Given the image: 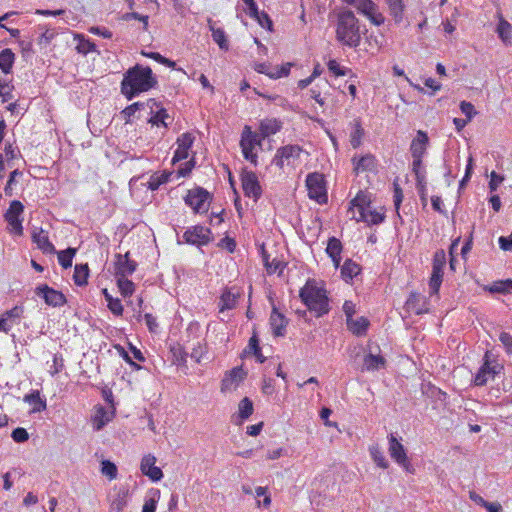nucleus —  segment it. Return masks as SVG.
I'll return each instance as SVG.
<instances>
[{"instance_id": "1", "label": "nucleus", "mask_w": 512, "mask_h": 512, "mask_svg": "<svg viewBox=\"0 0 512 512\" xmlns=\"http://www.w3.org/2000/svg\"><path fill=\"white\" fill-rule=\"evenodd\" d=\"M158 81L149 66L136 64L129 68L121 81V92L131 100L140 93L147 92L157 85Z\"/></svg>"}, {"instance_id": "2", "label": "nucleus", "mask_w": 512, "mask_h": 512, "mask_svg": "<svg viewBox=\"0 0 512 512\" xmlns=\"http://www.w3.org/2000/svg\"><path fill=\"white\" fill-rule=\"evenodd\" d=\"M301 301L316 317L326 315L330 311L329 298L323 286H319L314 279H308L299 291Z\"/></svg>"}, {"instance_id": "3", "label": "nucleus", "mask_w": 512, "mask_h": 512, "mask_svg": "<svg viewBox=\"0 0 512 512\" xmlns=\"http://www.w3.org/2000/svg\"><path fill=\"white\" fill-rule=\"evenodd\" d=\"M335 32L337 41L343 46L356 48L360 45L359 21L352 11L344 10L338 13Z\"/></svg>"}, {"instance_id": "4", "label": "nucleus", "mask_w": 512, "mask_h": 512, "mask_svg": "<svg viewBox=\"0 0 512 512\" xmlns=\"http://www.w3.org/2000/svg\"><path fill=\"white\" fill-rule=\"evenodd\" d=\"M349 212L351 218L357 222H365L368 225H378L385 219V214L371 208V199L363 191H359L350 201Z\"/></svg>"}, {"instance_id": "5", "label": "nucleus", "mask_w": 512, "mask_h": 512, "mask_svg": "<svg viewBox=\"0 0 512 512\" xmlns=\"http://www.w3.org/2000/svg\"><path fill=\"white\" fill-rule=\"evenodd\" d=\"M264 139L261 135L252 130L251 126L245 125L241 132L239 146L243 158L250 162L253 166L258 165V153L256 152L257 147L262 146Z\"/></svg>"}, {"instance_id": "6", "label": "nucleus", "mask_w": 512, "mask_h": 512, "mask_svg": "<svg viewBox=\"0 0 512 512\" xmlns=\"http://www.w3.org/2000/svg\"><path fill=\"white\" fill-rule=\"evenodd\" d=\"M302 152L303 148L297 144L279 147L272 159V164L281 171H284L285 167H295Z\"/></svg>"}, {"instance_id": "7", "label": "nucleus", "mask_w": 512, "mask_h": 512, "mask_svg": "<svg viewBox=\"0 0 512 512\" xmlns=\"http://www.w3.org/2000/svg\"><path fill=\"white\" fill-rule=\"evenodd\" d=\"M23 212L24 205L19 200H13L4 214V219L7 222V231L13 236L23 235V219L21 218Z\"/></svg>"}, {"instance_id": "8", "label": "nucleus", "mask_w": 512, "mask_h": 512, "mask_svg": "<svg viewBox=\"0 0 512 512\" xmlns=\"http://www.w3.org/2000/svg\"><path fill=\"white\" fill-rule=\"evenodd\" d=\"M211 200V194L201 187L188 190L184 198L185 204L191 207L194 213L199 214H204L209 210Z\"/></svg>"}, {"instance_id": "9", "label": "nucleus", "mask_w": 512, "mask_h": 512, "mask_svg": "<svg viewBox=\"0 0 512 512\" xmlns=\"http://www.w3.org/2000/svg\"><path fill=\"white\" fill-rule=\"evenodd\" d=\"M306 187L310 199L315 200L319 204L327 202L326 182L323 174L318 172L308 174L306 177Z\"/></svg>"}, {"instance_id": "10", "label": "nucleus", "mask_w": 512, "mask_h": 512, "mask_svg": "<svg viewBox=\"0 0 512 512\" xmlns=\"http://www.w3.org/2000/svg\"><path fill=\"white\" fill-rule=\"evenodd\" d=\"M446 254L444 250H437L433 255L432 273L429 279L430 294H438L444 275Z\"/></svg>"}, {"instance_id": "11", "label": "nucleus", "mask_w": 512, "mask_h": 512, "mask_svg": "<svg viewBox=\"0 0 512 512\" xmlns=\"http://www.w3.org/2000/svg\"><path fill=\"white\" fill-rule=\"evenodd\" d=\"M389 441V454L391 458L399 464L405 471L412 473L414 469L412 468V465L408 459V456L406 454V450L401 442L398 441L396 436L391 433L388 436Z\"/></svg>"}, {"instance_id": "12", "label": "nucleus", "mask_w": 512, "mask_h": 512, "mask_svg": "<svg viewBox=\"0 0 512 512\" xmlns=\"http://www.w3.org/2000/svg\"><path fill=\"white\" fill-rule=\"evenodd\" d=\"M354 6L360 13L365 15L373 24L380 26L384 23V16L377 11V6L372 0H343Z\"/></svg>"}, {"instance_id": "13", "label": "nucleus", "mask_w": 512, "mask_h": 512, "mask_svg": "<svg viewBox=\"0 0 512 512\" xmlns=\"http://www.w3.org/2000/svg\"><path fill=\"white\" fill-rule=\"evenodd\" d=\"M246 376L247 372L242 366H237L227 371L221 380V392L225 394L236 391Z\"/></svg>"}, {"instance_id": "14", "label": "nucleus", "mask_w": 512, "mask_h": 512, "mask_svg": "<svg viewBox=\"0 0 512 512\" xmlns=\"http://www.w3.org/2000/svg\"><path fill=\"white\" fill-rule=\"evenodd\" d=\"M241 186L246 197L252 198L255 202L262 195V187L257 175L253 171L244 170L241 173Z\"/></svg>"}, {"instance_id": "15", "label": "nucleus", "mask_w": 512, "mask_h": 512, "mask_svg": "<svg viewBox=\"0 0 512 512\" xmlns=\"http://www.w3.org/2000/svg\"><path fill=\"white\" fill-rule=\"evenodd\" d=\"M502 367L498 364H492L490 361V353L487 351L483 358V364L479 368L474 377V384L476 386H484L489 379H493L496 374L500 372Z\"/></svg>"}, {"instance_id": "16", "label": "nucleus", "mask_w": 512, "mask_h": 512, "mask_svg": "<svg viewBox=\"0 0 512 512\" xmlns=\"http://www.w3.org/2000/svg\"><path fill=\"white\" fill-rule=\"evenodd\" d=\"M35 293L41 296L47 305L52 307H61L67 302L65 295L61 291L55 290L47 284L37 286Z\"/></svg>"}, {"instance_id": "17", "label": "nucleus", "mask_w": 512, "mask_h": 512, "mask_svg": "<svg viewBox=\"0 0 512 512\" xmlns=\"http://www.w3.org/2000/svg\"><path fill=\"white\" fill-rule=\"evenodd\" d=\"M195 137L190 132L182 133L176 140L177 148L172 158V164L186 160L189 157V151L193 146Z\"/></svg>"}, {"instance_id": "18", "label": "nucleus", "mask_w": 512, "mask_h": 512, "mask_svg": "<svg viewBox=\"0 0 512 512\" xmlns=\"http://www.w3.org/2000/svg\"><path fill=\"white\" fill-rule=\"evenodd\" d=\"M210 234V229L196 225L187 229L183 234V238L189 244L203 246L210 242Z\"/></svg>"}, {"instance_id": "19", "label": "nucleus", "mask_w": 512, "mask_h": 512, "mask_svg": "<svg viewBox=\"0 0 512 512\" xmlns=\"http://www.w3.org/2000/svg\"><path fill=\"white\" fill-rule=\"evenodd\" d=\"M137 268V263L130 259V253L116 254L114 262V273L116 277H128Z\"/></svg>"}, {"instance_id": "20", "label": "nucleus", "mask_w": 512, "mask_h": 512, "mask_svg": "<svg viewBox=\"0 0 512 512\" xmlns=\"http://www.w3.org/2000/svg\"><path fill=\"white\" fill-rule=\"evenodd\" d=\"M147 106L151 110V116L148 119V122L155 126H163L164 128H167L169 126L167 119L170 118L167 110L152 98L147 101Z\"/></svg>"}, {"instance_id": "21", "label": "nucleus", "mask_w": 512, "mask_h": 512, "mask_svg": "<svg viewBox=\"0 0 512 512\" xmlns=\"http://www.w3.org/2000/svg\"><path fill=\"white\" fill-rule=\"evenodd\" d=\"M156 457L152 454L145 455L140 464L141 472L149 477L153 482L160 481L163 478L162 470L155 465Z\"/></svg>"}, {"instance_id": "22", "label": "nucleus", "mask_w": 512, "mask_h": 512, "mask_svg": "<svg viewBox=\"0 0 512 512\" xmlns=\"http://www.w3.org/2000/svg\"><path fill=\"white\" fill-rule=\"evenodd\" d=\"M405 307L416 315L425 314L429 312V300L417 292H412L406 300Z\"/></svg>"}, {"instance_id": "23", "label": "nucleus", "mask_w": 512, "mask_h": 512, "mask_svg": "<svg viewBox=\"0 0 512 512\" xmlns=\"http://www.w3.org/2000/svg\"><path fill=\"white\" fill-rule=\"evenodd\" d=\"M291 66L292 63L290 62L284 63L274 68H270V66L266 63H258L255 65L254 69L256 72L265 74L271 79H279L289 75Z\"/></svg>"}, {"instance_id": "24", "label": "nucleus", "mask_w": 512, "mask_h": 512, "mask_svg": "<svg viewBox=\"0 0 512 512\" xmlns=\"http://www.w3.org/2000/svg\"><path fill=\"white\" fill-rule=\"evenodd\" d=\"M429 144V138L426 132L418 130L416 137L412 140L410 145V152L412 158H423Z\"/></svg>"}, {"instance_id": "25", "label": "nucleus", "mask_w": 512, "mask_h": 512, "mask_svg": "<svg viewBox=\"0 0 512 512\" xmlns=\"http://www.w3.org/2000/svg\"><path fill=\"white\" fill-rule=\"evenodd\" d=\"M283 128V123L277 118H264L259 123V134L265 140L266 138L277 134Z\"/></svg>"}, {"instance_id": "26", "label": "nucleus", "mask_w": 512, "mask_h": 512, "mask_svg": "<svg viewBox=\"0 0 512 512\" xmlns=\"http://www.w3.org/2000/svg\"><path fill=\"white\" fill-rule=\"evenodd\" d=\"M269 322L274 336L280 337L285 335L288 320L275 307L272 309Z\"/></svg>"}, {"instance_id": "27", "label": "nucleus", "mask_w": 512, "mask_h": 512, "mask_svg": "<svg viewBox=\"0 0 512 512\" xmlns=\"http://www.w3.org/2000/svg\"><path fill=\"white\" fill-rule=\"evenodd\" d=\"M32 241L44 254H53L56 252L54 245L49 240L48 232L42 228L33 231Z\"/></svg>"}, {"instance_id": "28", "label": "nucleus", "mask_w": 512, "mask_h": 512, "mask_svg": "<svg viewBox=\"0 0 512 512\" xmlns=\"http://www.w3.org/2000/svg\"><path fill=\"white\" fill-rule=\"evenodd\" d=\"M353 170L356 174L367 171H374L376 169V158L372 154H366L361 157H353Z\"/></svg>"}, {"instance_id": "29", "label": "nucleus", "mask_w": 512, "mask_h": 512, "mask_svg": "<svg viewBox=\"0 0 512 512\" xmlns=\"http://www.w3.org/2000/svg\"><path fill=\"white\" fill-rule=\"evenodd\" d=\"M23 400L31 407V413L42 412L47 408L46 399L41 397L38 390H33L31 393L26 394Z\"/></svg>"}, {"instance_id": "30", "label": "nucleus", "mask_w": 512, "mask_h": 512, "mask_svg": "<svg viewBox=\"0 0 512 512\" xmlns=\"http://www.w3.org/2000/svg\"><path fill=\"white\" fill-rule=\"evenodd\" d=\"M386 365V360L381 355H374L369 353L363 358V371H376L381 368H384Z\"/></svg>"}, {"instance_id": "31", "label": "nucleus", "mask_w": 512, "mask_h": 512, "mask_svg": "<svg viewBox=\"0 0 512 512\" xmlns=\"http://www.w3.org/2000/svg\"><path fill=\"white\" fill-rule=\"evenodd\" d=\"M361 272V266L352 259H346L341 266V277L344 281L349 282Z\"/></svg>"}, {"instance_id": "32", "label": "nucleus", "mask_w": 512, "mask_h": 512, "mask_svg": "<svg viewBox=\"0 0 512 512\" xmlns=\"http://www.w3.org/2000/svg\"><path fill=\"white\" fill-rule=\"evenodd\" d=\"M347 328L356 336H364L367 333L369 327V320L366 317H359L357 319H351L347 322Z\"/></svg>"}, {"instance_id": "33", "label": "nucleus", "mask_w": 512, "mask_h": 512, "mask_svg": "<svg viewBox=\"0 0 512 512\" xmlns=\"http://www.w3.org/2000/svg\"><path fill=\"white\" fill-rule=\"evenodd\" d=\"M239 293L232 292L231 289H225L220 297L219 310L223 312L225 310H231L236 307Z\"/></svg>"}, {"instance_id": "34", "label": "nucleus", "mask_w": 512, "mask_h": 512, "mask_svg": "<svg viewBox=\"0 0 512 512\" xmlns=\"http://www.w3.org/2000/svg\"><path fill=\"white\" fill-rule=\"evenodd\" d=\"M353 131L350 134L351 146L356 149L362 144V139L365 135V131L362 127L360 119H355L352 123Z\"/></svg>"}, {"instance_id": "35", "label": "nucleus", "mask_w": 512, "mask_h": 512, "mask_svg": "<svg viewBox=\"0 0 512 512\" xmlns=\"http://www.w3.org/2000/svg\"><path fill=\"white\" fill-rule=\"evenodd\" d=\"M389 8L390 15L393 17L396 23H400L403 20L404 15V1L403 0H385Z\"/></svg>"}, {"instance_id": "36", "label": "nucleus", "mask_w": 512, "mask_h": 512, "mask_svg": "<svg viewBox=\"0 0 512 512\" xmlns=\"http://www.w3.org/2000/svg\"><path fill=\"white\" fill-rule=\"evenodd\" d=\"M92 425L95 430L99 431L101 430L108 422L111 421V417L109 416L107 410L100 406L96 409L95 414L93 415L92 419Z\"/></svg>"}, {"instance_id": "37", "label": "nucleus", "mask_w": 512, "mask_h": 512, "mask_svg": "<svg viewBox=\"0 0 512 512\" xmlns=\"http://www.w3.org/2000/svg\"><path fill=\"white\" fill-rule=\"evenodd\" d=\"M210 30L212 32V38L215 43L219 46L221 50L227 51L229 49L228 40L226 37V33L222 28H216L211 23V20H208Z\"/></svg>"}, {"instance_id": "38", "label": "nucleus", "mask_w": 512, "mask_h": 512, "mask_svg": "<svg viewBox=\"0 0 512 512\" xmlns=\"http://www.w3.org/2000/svg\"><path fill=\"white\" fill-rule=\"evenodd\" d=\"M74 39L77 40L76 50L78 53L87 55L91 52L96 51L95 43H93L89 39H86L83 35L76 34L74 36Z\"/></svg>"}, {"instance_id": "39", "label": "nucleus", "mask_w": 512, "mask_h": 512, "mask_svg": "<svg viewBox=\"0 0 512 512\" xmlns=\"http://www.w3.org/2000/svg\"><path fill=\"white\" fill-rule=\"evenodd\" d=\"M14 59L15 55L9 48H6L0 52V69L3 73H10L13 67Z\"/></svg>"}, {"instance_id": "40", "label": "nucleus", "mask_w": 512, "mask_h": 512, "mask_svg": "<svg viewBox=\"0 0 512 512\" xmlns=\"http://www.w3.org/2000/svg\"><path fill=\"white\" fill-rule=\"evenodd\" d=\"M369 453L372 458V460L375 462V464L382 468L387 469L389 466L388 461L386 460L381 447L378 444H374L369 447Z\"/></svg>"}, {"instance_id": "41", "label": "nucleus", "mask_w": 512, "mask_h": 512, "mask_svg": "<svg viewBox=\"0 0 512 512\" xmlns=\"http://www.w3.org/2000/svg\"><path fill=\"white\" fill-rule=\"evenodd\" d=\"M253 403L248 397H244L238 404V415L240 419L239 423L248 419L253 413Z\"/></svg>"}, {"instance_id": "42", "label": "nucleus", "mask_w": 512, "mask_h": 512, "mask_svg": "<svg viewBox=\"0 0 512 512\" xmlns=\"http://www.w3.org/2000/svg\"><path fill=\"white\" fill-rule=\"evenodd\" d=\"M89 267L87 264L76 265L74 268L73 280L77 286H84L88 283Z\"/></svg>"}, {"instance_id": "43", "label": "nucleus", "mask_w": 512, "mask_h": 512, "mask_svg": "<svg viewBox=\"0 0 512 512\" xmlns=\"http://www.w3.org/2000/svg\"><path fill=\"white\" fill-rule=\"evenodd\" d=\"M247 351L253 353L259 363H264L266 357L262 354L261 347L259 345V339L257 334L254 332L253 335L249 339V343L247 346Z\"/></svg>"}, {"instance_id": "44", "label": "nucleus", "mask_w": 512, "mask_h": 512, "mask_svg": "<svg viewBox=\"0 0 512 512\" xmlns=\"http://www.w3.org/2000/svg\"><path fill=\"white\" fill-rule=\"evenodd\" d=\"M171 353L173 357V363L178 366H185L187 363L188 353L185 348L180 344H176L171 347Z\"/></svg>"}, {"instance_id": "45", "label": "nucleus", "mask_w": 512, "mask_h": 512, "mask_svg": "<svg viewBox=\"0 0 512 512\" xmlns=\"http://www.w3.org/2000/svg\"><path fill=\"white\" fill-rule=\"evenodd\" d=\"M325 251L330 258H335L336 256H341L343 245L338 238L333 236L328 239Z\"/></svg>"}, {"instance_id": "46", "label": "nucleus", "mask_w": 512, "mask_h": 512, "mask_svg": "<svg viewBox=\"0 0 512 512\" xmlns=\"http://www.w3.org/2000/svg\"><path fill=\"white\" fill-rule=\"evenodd\" d=\"M497 33L503 42H509L512 37V25L504 18L500 17Z\"/></svg>"}, {"instance_id": "47", "label": "nucleus", "mask_w": 512, "mask_h": 512, "mask_svg": "<svg viewBox=\"0 0 512 512\" xmlns=\"http://www.w3.org/2000/svg\"><path fill=\"white\" fill-rule=\"evenodd\" d=\"M117 278V286L119 291L123 297L131 296L135 291L134 283L129 280L127 277H116Z\"/></svg>"}, {"instance_id": "48", "label": "nucleus", "mask_w": 512, "mask_h": 512, "mask_svg": "<svg viewBox=\"0 0 512 512\" xmlns=\"http://www.w3.org/2000/svg\"><path fill=\"white\" fill-rule=\"evenodd\" d=\"M127 506V493L119 492L110 503L109 512H122Z\"/></svg>"}, {"instance_id": "49", "label": "nucleus", "mask_w": 512, "mask_h": 512, "mask_svg": "<svg viewBox=\"0 0 512 512\" xmlns=\"http://www.w3.org/2000/svg\"><path fill=\"white\" fill-rule=\"evenodd\" d=\"M58 262L64 268L67 269L72 266L73 258L76 254V249L68 248L66 250L59 251Z\"/></svg>"}, {"instance_id": "50", "label": "nucleus", "mask_w": 512, "mask_h": 512, "mask_svg": "<svg viewBox=\"0 0 512 512\" xmlns=\"http://www.w3.org/2000/svg\"><path fill=\"white\" fill-rule=\"evenodd\" d=\"M489 291L492 293H512V279L500 280L494 282L490 287Z\"/></svg>"}, {"instance_id": "51", "label": "nucleus", "mask_w": 512, "mask_h": 512, "mask_svg": "<svg viewBox=\"0 0 512 512\" xmlns=\"http://www.w3.org/2000/svg\"><path fill=\"white\" fill-rule=\"evenodd\" d=\"M169 174L163 173H154L150 176L148 181V188L152 191L157 190L162 184L168 182Z\"/></svg>"}, {"instance_id": "52", "label": "nucleus", "mask_w": 512, "mask_h": 512, "mask_svg": "<svg viewBox=\"0 0 512 512\" xmlns=\"http://www.w3.org/2000/svg\"><path fill=\"white\" fill-rule=\"evenodd\" d=\"M24 313L23 306H14L10 310L5 311L3 314L8 319V321L12 324V326L19 324L20 319L22 318Z\"/></svg>"}, {"instance_id": "53", "label": "nucleus", "mask_w": 512, "mask_h": 512, "mask_svg": "<svg viewBox=\"0 0 512 512\" xmlns=\"http://www.w3.org/2000/svg\"><path fill=\"white\" fill-rule=\"evenodd\" d=\"M40 30H43L42 34L38 38V44L40 46H47L57 36L55 29L47 28L45 26H39Z\"/></svg>"}, {"instance_id": "54", "label": "nucleus", "mask_w": 512, "mask_h": 512, "mask_svg": "<svg viewBox=\"0 0 512 512\" xmlns=\"http://www.w3.org/2000/svg\"><path fill=\"white\" fill-rule=\"evenodd\" d=\"M327 68L336 77L345 76L348 73H351V69L341 66L335 59L328 61Z\"/></svg>"}, {"instance_id": "55", "label": "nucleus", "mask_w": 512, "mask_h": 512, "mask_svg": "<svg viewBox=\"0 0 512 512\" xmlns=\"http://www.w3.org/2000/svg\"><path fill=\"white\" fill-rule=\"evenodd\" d=\"M101 473L107 476L110 480H114L118 475L117 466L109 460H103L101 462Z\"/></svg>"}, {"instance_id": "56", "label": "nucleus", "mask_w": 512, "mask_h": 512, "mask_svg": "<svg viewBox=\"0 0 512 512\" xmlns=\"http://www.w3.org/2000/svg\"><path fill=\"white\" fill-rule=\"evenodd\" d=\"M207 354V346L204 343L198 342L197 345L194 346L190 353V357L196 362L200 363L204 356Z\"/></svg>"}, {"instance_id": "57", "label": "nucleus", "mask_w": 512, "mask_h": 512, "mask_svg": "<svg viewBox=\"0 0 512 512\" xmlns=\"http://www.w3.org/2000/svg\"><path fill=\"white\" fill-rule=\"evenodd\" d=\"M143 107H144V103L135 102V103L127 106L126 108H124L121 113L125 119V122L126 123L130 122V120L134 116V114Z\"/></svg>"}, {"instance_id": "58", "label": "nucleus", "mask_w": 512, "mask_h": 512, "mask_svg": "<svg viewBox=\"0 0 512 512\" xmlns=\"http://www.w3.org/2000/svg\"><path fill=\"white\" fill-rule=\"evenodd\" d=\"M108 309L116 316H122L124 308L118 298H109L107 302Z\"/></svg>"}, {"instance_id": "59", "label": "nucleus", "mask_w": 512, "mask_h": 512, "mask_svg": "<svg viewBox=\"0 0 512 512\" xmlns=\"http://www.w3.org/2000/svg\"><path fill=\"white\" fill-rule=\"evenodd\" d=\"M422 160L423 158H413L412 162V171L415 174L416 179L423 180V177H426L425 170L422 166Z\"/></svg>"}, {"instance_id": "60", "label": "nucleus", "mask_w": 512, "mask_h": 512, "mask_svg": "<svg viewBox=\"0 0 512 512\" xmlns=\"http://www.w3.org/2000/svg\"><path fill=\"white\" fill-rule=\"evenodd\" d=\"M460 110L463 114H465L466 119L469 121L477 114L474 105L471 102L461 101Z\"/></svg>"}, {"instance_id": "61", "label": "nucleus", "mask_w": 512, "mask_h": 512, "mask_svg": "<svg viewBox=\"0 0 512 512\" xmlns=\"http://www.w3.org/2000/svg\"><path fill=\"white\" fill-rule=\"evenodd\" d=\"M11 437L15 442L22 443L29 439V434L25 428L18 427L12 431Z\"/></svg>"}, {"instance_id": "62", "label": "nucleus", "mask_w": 512, "mask_h": 512, "mask_svg": "<svg viewBox=\"0 0 512 512\" xmlns=\"http://www.w3.org/2000/svg\"><path fill=\"white\" fill-rule=\"evenodd\" d=\"M155 495L157 496V498L150 497L149 499L145 500V503H144L143 508H142V512H155L156 507H157V502H158V499L160 497L159 490H157L155 492Z\"/></svg>"}, {"instance_id": "63", "label": "nucleus", "mask_w": 512, "mask_h": 512, "mask_svg": "<svg viewBox=\"0 0 512 512\" xmlns=\"http://www.w3.org/2000/svg\"><path fill=\"white\" fill-rule=\"evenodd\" d=\"M252 19L256 20L259 25L263 28H267L271 30L272 28V21L269 17V15L266 12H259L257 17H251Z\"/></svg>"}, {"instance_id": "64", "label": "nucleus", "mask_w": 512, "mask_h": 512, "mask_svg": "<svg viewBox=\"0 0 512 512\" xmlns=\"http://www.w3.org/2000/svg\"><path fill=\"white\" fill-rule=\"evenodd\" d=\"M499 340L504 346L506 352L512 355V335L508 332H501L499 335Z\"/></svg>"}]
</instances>
